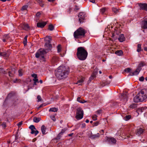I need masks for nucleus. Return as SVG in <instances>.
<instances>
[{"mask_svg": "<svg viewBox=\"0 0 147 147\" xmlns=\"http://www.w3.org/2000/svg\"><path fill=\"white\" fill-rule=\"evenodd\" d=\"M37 101L39 102L41 101L42 100V98L39 95H38L37 96Z\"/></svg>", "mask_w": 147, "mask_h": 147, "instance_id": "nucleus-41", "label": "nucleus"}, {"mask_svg": "<svg viewBox=\"0 0 147 147\" xmlns=\"http://www.w3.org/2000/svg\"><path fill=\"white\" fill-rule=\"evenodd\" d=\"M83 82V79L82 78V79L78 80L77 82L76 83V84H78L80 83L79 84V85H80Z\"/></svg>", "mask_w": 147, "mask_h": 147, "instance_id": "nucleus-39", "label": "nucleus"}, {"mask_svg": "<svg viewBox=\"0 0 147 147\" xmlns=\"http://www.w3.org/2000/svg\"><path fill=\"white\" fill-rule=\"evenodd\" d=\"M10 55V53L7 51V52H0V56H2L5 59H7Z\"/></svg>", "mask_w": 147, "mask_h": 147, "instance_id": "nucleus-11", "label": "nucleus"}, {"mask_svg": "<svg viewBox=\"0 0 147 147\" xmlns=\"http://www.w3.org/2000/svg\"><path fill=\"white\" fill-rule=\"evenodd\" d=\"M94 78H95L93 76H92L91 75V76L89 78V80L88 81V82H90L92 80L94 79Z\"/></svg>", "mask_w": 147, "mask_h": 147, "instance_id": "nucleus-50", "label": "nucleus"}, {"mask_svg": "<svg viewBox=\"0 0 147 147\" xmlns=\"http://www.w3.org/2000/svg\"><path fill=\"white\" fill-rule=\"evenodd\" d=\"M33 80L34 81V82H38V80L37 78H35V79H33Z\"/></svg>", "mask_w": 147, "mask_h": 147, "instance_id": "nucleus-62", "label": "nucleus"}, {"mask_svg": "<svg viewBox=\"0 0 147 147\" xmlns=\"http://www.w3.org/2000/svg\"><path fill=\"white\" fill-rule=\"evenodd\" d=\"M61 134H59L57 136V137L54 139L55 140H59L60 139L62 135H61Z\"/></svg>", "mask_w": 147, "mask_h": 147, "instance_id": "nucleus-37", "label": "nucleus"}, {"mask_svg": "<svg viewBox=\"0 0 147 147\" xmlns=\"http://www.w3.org/2000/svg\"><path fill=\"white\" fill-rule=\"evenodd\" d=\"M97 116L96 115H94L92 117V119L93 120H96L97 119Z\"/></svg>", "mask_w": 147, "mask_h": 147, "instance_id": "nucleus-47", "label": "nucleus"}, {"mask_svg": "<svg viewBox=\"0 0 147 147\" xmlns=\"http://www.w3.org/2000/svg\"><path fill=\"white\" fill-rule=\"evenodd\" d=\"M51 43V40H47L45 45V47H47V48H49V49H51L52 48V46Z\"/></svg>", "mask_w": 147, "mask_h": 147, "instance_id": "nucleus-18", "label": "nucleus"}, {"mask_svg": "<svg viewBox=\"0 0 147 147\" xmlns=\"http://www.w3.org/2000/svg\"><path fill=\"white\" fill-rule=\"evenodd\" d=\"M131 116L130 115H127L125 116V120L127 121L129 120L131 118Z\"/></svg>", "mask_w": 147, "mask_h": 147, "instance_id": "nucleus-42", "label": "nucleus"}, {"mask_svg": "<svg viewBox=\"0 0 147 147\" xmlns=\"http://www.w3.org/2000/svg\"><path fill=\"white\" fill-rule=\"evenodd\" d=\"M48 29L51 31H52L54 30V26L52 24H50L49 25Z\"/></svg>", "mask_w": 147, "mask_h": 147, "instance_id": "nucleus-33", "label": "nucleus"}, {"mask_svg": "<svg viewBox=\"0 0 147 147\" xmlns=\"http://www.w3.org/2000/svg\"><path fill=\"white\" fill-rule=\"evenodd\" d=\"M141 70V69H140V68L138 67L135 71L134 72H130L129 74V75L133 76L134 75H137L139 74Z\"/></svg>", "mask_w": 147, "mask_h": 147, "instance_id": "nucleus-14", "label": "nucleus"}, {"mask_svg": "<svg viewBox=\"0 0 147 147\" xmlns=\"http://www.w3.org/2000/svg\"><path fill=\"white\" fill-rule=\"evenodd\" d=\"M1 126L3 128H5L6 127V123H3L1 124Z\"/></svg>", "mask_w": 147, "mask_h": 147, "instance_id": "nucleus-54", "label": "nucleus"}, {"mask_svg": "<svg viewBox=\"0 0 147 147\" xmlns=\"http://www.w3.org/2000/svg\"><path fill=\"white\" fill-rule=\"evenodd\" d=\"M86 16L85 13L84 12H80L78 15L79 18V21L80 23H82L83 22V20H84V18Z\"/></svg>", "mask_w": 147, "mask_h": 147, "instance_id": "nucleus-7", "label": "nucleus"}, {"mask_svg": "<svg viewBox=\"0 0 147 147\" xmlns=\"http://www.w3.org/2000/svg\"><path fill=\"white\" fill-rule=\"evenodd\" d=\"M69 72V68L65 66H60L55 71V74L59 80H64L66 78Z\"/></svg>", "mask_w": 147, "mask_h": 147, "instance_id": "nucleus-1", "label": "nucleus"}, {"mask_svg": "<svg viewBox=\"0 0 147 147\" xmlns=\"http://www.w3.org/2000/svg\"><path fill=\"white\" fill-rule=\"evenodd\" d=\"M144 77L143 76H141L139 78V80L141 82H143L144 81Z\"/></svg>", "mask_w": 147, "mask_h": 147, "instance_id": "nucleus-46", "label": "nucleus"}, {"mask_svg": "<svg viewBox=\"0 0 147 147\" xmlns=\"http://www.w3.org/2000/svg\"><path fill=\"white\" fill-rule=\"evenodd\" d=\"M27 37L28 36L26 35L25 36L24 38V40L23 41V43L25 46L27 44Z\"/></svg>", "mask_w": 147, "mask_h": 147, "instance_id": "nucleus-34", "label": "nucleus"}, {"mask_svg": "<svg viewBox=\"0 0 147 147\" xmlns=\"http://www.w3.org/2000/svg\"><path fill=\"white\" fill-rule=\"evenodd\" d=\"M57 51L58 52H59L61 51V46L60 45H58L57 47Z\"/></svg>", "mask_w": 147, "mask_h": 147, "instance_id": "nucleus-45", "label": "nucleus"}, {"mask_svg": "<svg viewBox=\"0 0 147 147\" xmlns=\"http://www.w3.org/2000/svg\"><path fill=\"white\" fill-rule=\"evenodd\" d=\"M32 77H33L34 78V79H35V78H37V76L36 74H33L32 75Z\"/></svg>", "mask_w": 147, "mask_h": 147, "instance_id": "nucleus-59", "label": "nucleus"}, {"mask_svg": "<svg viewBox=\"0 0 147 147\" xmlns=\"http://www.w3.org/2000/svg\"><path fill=\"white\" fill-rule=\"evenodd\" d=\"M58 110L57 108H55V107L51 108L49 111L50 112H57Z\"/></svg>", "mask_w": 147, "mask_h": 147, "instance_id": "nucleus-28", "label": "nucleus"}, {"mask_svg": "<svg viewBox=\"0 0 147 147\" xmlns=\"http://www.w3.org/2000/svg\"><path fill=\"white\" fill-rule=\"evenodd\" d=\"M46 128L45 127L44 125H43L41 127V130L43 134L44 135L45 134V132L46 130Z\"/></svg>", "mask_w": 147, "mask_h": 147, "instance_id": "nucleus-23", "label": "nucleus"}, {"mask_svg": "<svg viewBox=\"0 0 147 147\" xmlns=\"http://www.w3.org/2000/svg\"><path fill=\"white\" fill-rule=\"evenodd\" d=\"M47 51L46 49H40L35 54V57L36 58H38L40 56H44L47 52Z\"/></svg>", "mask_w": 147, "mask_h": 147, "instance_id": "nucleus-6", "label": "nucleus"}, {"mask_svg": "<svg viewBox=\"0 0 147 147\" xmlns=\"http://www.w3.org/2000/svg\"><path fill=\"white\" fill-rule=\"evenodd\" d=\"M131 69L130 68H125L124 70V71L127 72V73H129L131 72Z\"/></svg>", "mask_w": 147, "mask_h": 147, "instance_id": "nucleus-31", "label": "nucleus"}, {"mask_svg": "<svg viewBox=\"0 0 147 147\" xmlns=\"http://www.w3.org/2000/svg\"><path fill=\"white\" fill-rule=\"evenodd\" d=\"M145 130L142 128H138L135 131L136 134L138 136L142 135Z\"/></svg>", "mask_w": 147, "mask_h": 147, "instance_id": "nucleus-9", "label": "nucleus"}, {"mask_svg": "<svg viewBox=\"0 0 147 147\" xmlns=\"http://www.w3.org/2000/svg\"><path fill=\"white\" fill-rule=\"evenodd\" d=\"M76 115L75 118L78 120H80L82 119L83 117V111L82 109L80 107H78L76 109Z\"/></svg>", "mask_w": 147, "mask_h": 147, "instance_id": "nucleus-5", "label": "nucleus"}, {"mask_svg": "<svg viewBox=\"0 0 147 147\" xmlns=\"http://www.w3.org/2000/svg\"><path fill=\"white\" fill-rule=\"evenodd\" d=\"M79 9V8H78V7L76 5L75 6V8H74V10H78Z\"/></svg>", "mask_w": 147, "mask_h": 147, "instance_id": "nucleus-60", "label": "nucleus"}, {"mask_svg": "<svg viewBox=\"0 0 147 147\" xmlns=\"http://www.w3.org/2000/svg\"><path fill=\"white\" fill-rule=\"evenodd\" d=\"M20 79H16L15 80H14L13 81L14 83H16L18 81H20Z\"/></svg>", "mask_w": 147, "mask_h": 147, "instance_id": "nucleus-57", "label": "nucleus"}, {"mask_svg": "<svg viewBox=\"0 0 147 147\" xmlns=\"http://www.w3.org/2000/svg\"><path fill=\"white\" fill-rule=\"evenodd\" d=\"M40 14V13L39 12H38L36 14V17H38L39 16Z\"/></svg>", "mask_w": 147, "mask_h": 147, "instance_id": "nucleus-61", "label": "nucleus"}, {"mask_svg": "<svg viewBox=\"0 0 147 147\" xmlns=\"http://www.w3.org/2000/svg\"><path fill=\"white\" fill-rule=\"evenodd\" d=\"M41 120V118L40 117H34L33 119V121L34 122L36 123L38 122Z\"/></svg>", "mask_w": 147, "mask_h": 147, "instance_id": "nucleus-25", "label": "nucleus"}, {"mask_svg": "<svg viewBox=\"0 0 147 147\" xmlns=\"http://www.w3.org/2000/svg\"><path fill=\"white\" fill-rule=\"evenodd\" d=\"M72 10V8L69 7V10H67V12L69 13H70L71 12V11Z\"/></svg>", "mask_w": 147, "mask_h": 147, "instance_id": "nucleus-63", "label": "nucleus"}, {"mask_svg": "<svg viewBox=\"0 0 147 147\" xmlns=\"http://www.w3.org/2000/svg\"><path fill=\"white\" fill-rule=\"evenodd\" d=\"M145 65V63H144L143 62H141V63H140L138 65V68H140V69L141 70L142 69V68L141 67H143L144 66V65Z\"/></svg>", "mask_w": 147, "mask_h": 147, "instance_id": "nucleus-30", "label": "nucleus"}, {"mask_svg": "<svg viewBox=\"0 0 147 147\" xmlns=\"http://www.w3.org/2000/svg\"><path fill=\"white\" fill-rule=\"evenodd\" d=\"M22 121L19 122L18 124L17 125L18 127H20L22 124Z\"/></svg>", "mask_w": 147, "mask_h": 147, "instance_id": "nucleus-58", "label": "nucleus"}, {"mask_svg": "<svg viewBox=\"0 0 147 147\" xmlns=\"http://www.w3.org/2000/svg\"><path fill=\"white\" fill-rule=\"evenodd\" d=\"M118 39L119 42H122L125 40V38L123 34H121L119 36Z\"/></svg>", "mask_w": 147, "mask_h": 147, "instance_id": "nucleus-19", "label": "nucleus"}, {"mask_svg": "<svg viewBox=\"0 0 147 147\" xmlns=\"http://www.w3.org/2000/svg\"><path fill=\"white\" fill-rule=\"evenodd\" d=\"M145 108L144 107H142L138 108L136 111V112H137L139 114V113H141L142 112H143V111L144 110Z\"/></svg>", "mask_w": 147, "mask_h": 147, "instance_id": "nucleus-22", "label": "nucleus"}, {"mask_svg": "<svg viewBox=\"0 0 147 147\" xmlns=\"http://www.w3.org/2000/svg\"><path fill=\"white\" fill-rule=\"evenodd\" d=\"M100 136V135L99 133H98L96 134H91L90 135V137L92 139H96L98 138Z\"/></svg>", "mask_w": 147, "mask_h": 147, "instance_id": "nucleus-21", "label": "nucleus"}, {"mask_svg": "<svg viewBox=\"0 0 147 147\" xmlns=\"http://www.w3.org/2000/svg\"><path fill=\"white\" fill-rule=\"evenodd\" d=\"M88 55L87 51L83 47H78L77 49V57L81 61H84L87 58Z\"/></svg>", "mask_w": 147, "mask_h": 147, "instance_id": "nucleus-2", "label": "nucleus"}, {"mask_svg": "<svg viewBox=\"0 0 147 147\" xmlns=\"http://www.w3.org/2000/svg\"><path fill=\"white\" fill-rule=\"evenodd\" d=\"M28 7V6L27 5H25L23 6L21 8V10H24L27 9Z\"/></svg>", "mask_w": 147, "mask_h": 147, "instance_id": "nucleus-43", "label": "nucleus"}, {"mask_svg": "<svg viewBox=\"0 0 147 147\" xmlns=\"http://www.w3.org/2000/svg\"><path fill=\"white\" fill-rule=\"evenodd\" d=\"M24 28L23 29L25 30H27L29 28V26L28 24H24Z\"/></svg>", "mask_w": 147, "mask_h": 147, "instance_id": "nucleus-32", "label": "nucleus"}, {"mask_svg": "<svg viewBox=\"0 0 147 147\" xmlns=\"http://www.w3.org/2000/svg\"><path fill=\"white\" fill-rule=\"evenodd\" d=\"M140 99L143 101L147 98V89H144L142 90L138 93Z\"/></svg>", "mask_w": 147, "mask_h": 147, "instance_id": "nucleus-4", "label": "nucleus"}, {"mask_svg": "<svg viewBox=\"0 0 147 147\" xmlns=\"http://www.w3.org/2000/svg\"><path fill=\"white\" fill-rule=\"evenodd\" d=\"M137 105L136 104H134L133 103L132 104H131L129 106V108L131 109H133L135 108H136L137 107Z\"/></svg>", "mask_w": 147, "mask_h": 147, "instance_id": "nucleus-27", "label": "nucleus"}, {"mask_svg": "<svg viewBox=\"0 0 147 147\" xmlns=\"http://www.w3.org/2000/svg\"><path fill=\"white\" fill-rule=\"evenodd\" d=\"M142 27L144 29H147V18L144 19L142 24Z\"/></svg>", "mask_w": 147, "mask_h": 147, "instance_id": "nucleus-17", "label": "nucleus"}, {"mask_svg": "<svg viewBox=\"0 0 147 147\" xmlns=\"http://www.w3.org/2000/svg\"><path fill=\"white\" fill-rule=\"evenodd\" d=\"M47 22H38L37 24V26L38 28H43L46 24Z\"/></svg>", "mask_w": 147, "mask_h": 147, "instance_id": "nucleus-15", "label": "nucleus"}, {"mask_svg": "<svg viewBox=\"0 0 147 147\" xmlns=\"http://www.w3.org/2000/svg\"><path fill=\"white\" fill-rule=\"evenodd\" d=\"M140 10H143L147 11V4L141 3L139 4Z\"/></svg>", "mask_w": 147, "mask_h": 147, "instance_id": "nucleus-12", "label": "nucleus"}, {"mask_svg": "<svg viewBox=\"0 0 147 147\" xmlns=\"http://www.w3.org/2000/svg\"><path fill=\"white\" fill-rule=\"evenodd\" d=\"M4 38H5L7 40L10 37L8 34H5L4 36Z\"/></svg>", "mask_w": 147, "mask_h": 147, "instance_id": "nucleus-44", "label": "nucleus"}, {"mask_svg": "<svg viewBox=\"0 0 147 147\" xmlns=\"http://www.w3.org/2000/svg\"><path fill=\"white\" fill-rule=\"evenodd\" d=\"M125 136L126 137H125V138H124L125 139V138H130V136H132V135H126Z\"/></svg>", "mask_w": 147, "mask_h": 147, "instance_id": "nucleus-55", "label": "nucleus"}, {"mask_svg": "<svg viewBox=\"0 0 147 147\" xmlns=\"http://www.w3.org/2000/svg\"><path fill=\"white\" fill-rule=\"evenodd\" d=\"M77 100L79 102L81 103H83L82 102V100H81V98L80 97H78L77 98Z\"/></svg>", "mask_w": 147, "mask_h": 147, "instance_id": "nucleus-52", "label": "nucleus"}, {"mask_svg": "<svg viewBox=\"0 0 147 147\" xmlns=\"http://www.w3.org/2000/svg\"><path fill=\"white\" fill-rule=\"evenodd\" d=\"M99 121H96L93 123L94 126H97L99 125Z\"/></svg>", "mask_w": 147, "mask_h": 147, "instance_id": "nucleus-48", "label": "nucleus"}, {"mask_svg": "<svg viewBox=\"0 0 147 147\" xmlns=\"http://www.w3.org/2000/svg\"><path fill=\"white\" fill-rule=\"evenodd\" d=\"M29 128L31 129V132L30 133L32 134H35V135H36L39 133L38 131L37 130L33 125H31L29 127Z\"/></svg>", "mask_w": 147, "mask_h": 147, "instance_id": "nucleus-8", "label": "nucleus"}, {"mask_svg": "<svg viewBox=\"0 0 147 147\" xmlns=\"http://www.w3.org/2000/svg\"><path fill=\"white\" fill-rule=\"evenodd\" d=\"M120 98L121 100L126 101L127 100V94L126 93H122L121 94Z\"/></svg>", "mask_w": 147, "mask_h": 147, "instance_id": "nucleus-10", "label": "nucleus"}, {"mask_svg": "<svg viewBox=\"0 0 147 147\" xmlns=\"http://www.w3.org/2000/svg\"><path fill=\"white\" fill-rule=\"evenodd\" d=\"M115 53L118 55L121 56L123 54V53L122 51L120 50L116 51L115 52Z\"/></svg>", "mask_w": 147, "mask_h": 147, "instance_id": "nucleus-26", "label": "nucleus"}, {"mask_svg": "<svg viewBox=\"0 0 147 147\" xmlns=\"http://www.w3.org/2000/svg\"><path fill=\"white\" fill-rule=\"evenodd\" d=\"M36 1L41 7H43L44 4L42 0H35Z\"/></svg>", "mask_w": 147, "mask_h": 147, "instance_id": "nucleus-24", "label": "nucleus"}, {"mask_svg": "<svg viewBox=\"0 0 147 147\" xmlns=\"http://www.w3.org/2000/svg\"><path fill=\"white\" fill-rule=\"evenodd\" d=\"M12 96V94L11 93H9V94L7 96L6 98L5 99V100L4 102L3 105L4 106H6L7 105V103L6 102V101H7V100L11 98Z\"/></svg>", "mask_w": 147, "mask_h": 147, "instance_id": "nucleus-16", "label": "nucleus"}, {"mask_svg": "<svg viewBox=\"0 0 147 147\" xmlns=\"http://www.w3.org/2000/svg\"><path fill=\"white\" fill-rule=\"evenodd\" d=\"M113 11L115 13H116L118 12L119 10L115 8H112Z\"/></svg>", "mask_w": 147, "mask_h": 147, "instance_id": "nucleus-40", "label": "nucleus"}, {"mask_svg": "<svg viewBox=\"0 0 147 147\" xmlns=\"http://www.w3.org/2000/svg\"><path fill=\"white\" fill-rule=\"evenodd\" d=\"M39 58H40V60L41 62H45L46 61V59L45 58L44 56H40Z\"/></svg>", "mask_w": 147, "mask_h": 147, "instance_id": "nucleus-29", "label": "nucleus"}, {"mask_svg": "<svg viewBox=\"0 0 147 147\" xmlns=\"http://www.w3.org/2000/svg\"><path fill=\"white\" fill-rule=\"evenodd\" d=\"M134 101L135 102H142L140 99V96L139 95H138V93L137 94V95L134 98Z\"/></svg>", "mask_w": 147, "mask_h": 147, "instance_id": "nucleus-20", "label": "nucleus"}, {"mask_svg": "<svg viewBox=\"0 0 147 147\" xmlns=\"http://www.w3.org/2000/svg\"><path fill=\"white\" fill-rule=\"evenodd\" d=\"M98 73L97 71H95V70H94V71L93 72L92 74L91 75L93 76L94 77V78L96 77V75Z\"/></svg>", "mask_w": 147, "mask_h": 147, "instance_id": "nucleus-38", "label": "nucleus"}, {"mask_svg": "<svg viewBox=\"0 0 147 147\" xmlns=\"http://www.w3.org/2000/svg\"><path fill=\"white\" fill-rule=\"evenodd\" d=\"M107 140L110 144H115L116 142V140L113 138H107Z\"/></svg>", "mask_w": 147, "mask_h": 147, "instance_id": "nucleus-13", "label": "nucleus"}, {"mask_svg": "<svg viewBox=\"0 0 147 147\" xmlns=\"http://www.w3.org/2000/svg\"><path fill=\"white\" fill-rule=\"evenodd\" d=\"M107 9L106 8L104 7L100 9V12L102 14L104 13Z\"/></svg>", "mask_w": 147, "mask_h": 147, "instance_id": "nucleus-35", "label": "nucleus"}, {"mask_svg": "<svg viewBox=\"0 0 147 147\" xmlns=\"http://www.w3.org/2000/svg\"><path fill=\"white\" fill-rule=\"evenodd\" d=\"M65 131L66 130L65 129H62L61 131L59 134L61 133V134L62 135L63 133H64L65 132Z\"/></svg>", "mask_w": 147, "mask_h": 147, "instance_id": "nucleus-51", "label": "nucleus"}, {"mask_svg": "<svg viewBox=\"0 0 147 147\" xmlns=\"http://www.w3.org/2000/svg\"><path fill=\"white\" fill-rule=\"evenodd\" d=\"M15 142H18V141H17V140L18 139V136H17V135H16L15 136Z\"/></svg>", "mask_w": 147, "mask_h": 147, "instance_id": "nucleus-64", "label": "nucleus"}, {"mask_svg": "<svg viewBox=\"0 0 147 147\" xmlns=\"http://www.w3.org/2000/svg\"><path fill=\"white\" fill-rule=\"evenodd\" d=\"M86 32V31L84 29L80 27L74 32V37L77 39L84 37Z\"/></svg>", "mask_w": 147, "mask_h": 147, "instance_id": "nucleus-3", "label": "nucleus"}, {"mask_svg": "<svg viewBox=\"0 0 147 147\" xmlns=\"http://www.w3.org/2000/svg\"><path fill=\"white\" fill-rule=\"evenodd\" d=\"M51 118V119L52 120L54 121H55L56 120V119L55 118V117L54 116H51L50 117Z\"/></svg>", "mask_w": 147, "mask_h": 147, "instance_id": "nucleus-53", "label": "nucleus"}, {"mask_svg": "<svg viewBox=\"0 0 147 147\" xmlns=\"http://www.w3.org/2000/svg\"><path fill=\"white\" fill-rule=\"evenodd\" d=\"M102 111L101 110H99L96 111L97 113L99 114H100L102 113Z\"/></svg>", "mask_w": 147, "mask_h": 147, "instance_id": "nucleus-56", "label": "nucleus"}, {"mask_svg": "<svg viewBox=\"0 0 147 147\" xmlns=\"http://www.w3.org/2000/svg\"><path fill=\"white\" fill-rule=\"evenodd\" d=\"M141 51V45L138 44L137 45V51L138 52H140Z\"/></svg>", "mask_w": 147, "mask_h": 147, "instance_id": "nucleus-36", "label": "nucleus"}, {"mask_svg": "<svg viewBox=\"0 0 147 147\" xmlns=\"http://www.w3.org/2000/svg\"><path fill=\"white\" fill-rule=\"evenodd\" d=\"M19 75L20 76H22V70L20 69L18 70Z\"/></svg>", "mask_w": 147, "mask_h": 147, "instance_id": "nucleus-49", "label": "nucleus"}]
</instances>
